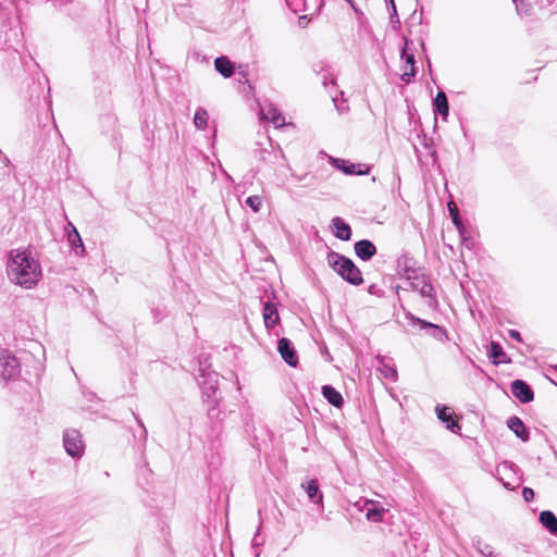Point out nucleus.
<instances>
[{
	"instance_id": "6e6552de",
	"label": "nucleus",
	"mask_w": 557,
	"mask_h": 557,
	"mask_svg": "<svg viewBox=\"0 0 557 557\" xmlns=\"http://www.w3.org/2000/svg\"><path fill=\"white\" fill-rule=\"evenodd\" d=\"M511 393L516 398H518L521 403H530L533 400V392L529 387V385L521 381L515 380L511 383Z\"/></svg>"
},
{
	"instance_id": "9d476101",
	"label": "nucleus",
	"mask_w": 557,
	"mask_h": 557,
	"mask_svg": "<svg viewBox=\"0 0 557 557\" xmlns=\"http://www.w3.org/2000/svg\"><path fill=\"white\" fill-rule=\"evenodd\" d=\"M261 115L264 120L271 122L275 127H282L286 124L285 117L272 104L262 107Z\"/></svg>"
},
{
	"instance_id": "423d86ee",
	"label": "nucleus",
	"mask_w": 557,
	"mask_h": 557,
	"mask_svg": "<svg viewBox=\"0 0 557 557\" xmlns=\"http://www.w3.org/2000/svg\"><path fill=\"white\" fill-rule=\"evenodd\" d=\"M331 163L346 175H366L370 172L369 165L349 163L344 159L331 158Z\"/></svg>"
},
{
	"instance_id": "dca6fc26",
	"label": "nucleus",
	"mask_w": 557,
	"mask_h": 557,
	"mask_svg": "<svg viewBox=\"0 0 557 557\" xmlns=\"http://www.w3.org/2000/svg\"><path fill=\"white\" fill-rule=\"evenodd\" d=\"M322 395L334 407L341 408L344 404L343 396L331 385L322 386Z\"/></svg>"
},
{
	"instance_id": "20e7f679",
	"label": "nucleus",
	"mask_w": 557,
	"mask_h": 557,
	"mask_svg": "<svg viewBox=\"0 0 557 557\" xmlns=\"http://www.w3.org/2000/svg\"><path fill=\"white\" fill-rule=\"evenodd\" d=\"M65 451L73 458H81L84 454V442L77 430H66L63 435Z\"/></svg>"
},
{
	"instance_id": "412c9836",
	"label": "nucleus",
	"mask_w": 557,
	"mask_h": 557,
	"mask_svg": "<svg viewBox=\"0 0 557 557\" xmlns=\"http://www.w3.org/2000/svg\"><path fill=\"white\" fill-rule=\"evenodd\" d=\"M434 107L436 111L446 117L448 115L449 106L448 100L444 91H440L434 99Z\"/></svg>"
},
{
	"instance_id": "2eb2a0df",
	"label": "nucleus",
	"mask_w": 557,
	"mask_h": 557,
	"mask_svg": "<svg viewBox=\"0 0 557 557\" xmlns=\"http://www.w3.org/2000/svg\"><path fill=\"white\" fill-rule=\"evenodd\" d=\"M332 227L335 230L334 234L342 240H349L351 236V230L341 218L336 216L332 219Z\"/></svg>"
},
{
	"instance_id": "39448f33",
	"label": "nucleus",
	"mask_w": 557,
	"mask_h": 557,
	"mask_svg": "<svg viewBox=\"0 0 557 557\" xmlns=\"http://www.w3.org/2000/svg\"><path fill=\"white\" fill-rule=\"evenodd\" d=\"M0 374L4 380H11L20 374L18 360L8 351L0 352Z\"/></svg>"
},
{
	"instance_id": "f704fd0d",
	"label": "nucleus",
	"mask_w": 557,
	"mask_h": 557,
	"mask_svg": "<svg viewBox=\"0 0 557 557\" xmlns=\"http://www.w3.org/2000/svg\"><path fill=\"white\" fill-rule=\"evenodd\" d=\"M375 503L373 500H367L366 505H374Z\"/></svg>"
},
{
	"instance_id": "ddd939ff",
	"label": "nucleus",
	"mask_w": 557,
	"mask_h": 557,
	"mask_svg": "<svg viewBox=\"0 0 557 557\" xmlns=\"http://www.w3.org/2000/svg\"><path fill=\"white\" fill-rule=\"evenodd\" d=\"M409 40H405V47L401 51V58L406 61L407 66H410V72L407 70L401 74V81L405 83H409L410 78L414 76V57L412 53H408Z\"/></svg>"
},
{
	"instance_id": "7ed1b4c3",
	"label": "nucleus",
	"mask_w": 557,
	"mask_h": 557,
	"mask_svg": "<svg viewBox=\"0 0 557 557\" xmlns=\"http://www.w3.org/2000/svg\"><path fill=\"white\" fill-rule=\"evenodd\" d=\"M407 281L413 290L419 292L423 298L429 299V305L434 302V288L431 285L429 278L423 273L412 272L411 274L407 275Z\"/></svg>"
},
{
	"instance_id": "c85d7f7f",
	"label": "nucleus",
	"mask_w": 557,
	"mask_h": 557,
	"mask_svg": "<svg viewBox=\"0 0 557 557\" xmlns=\"http://www.w3.org/2000/svg\"><path fill=\"white\" fill-rule=\"evenodd\" d=\"M522 496L525 502H531L534 498V491L531 487H524L522 490Z\"/></svg>"
},
{
	"instance_id": "a211bd4d",
	"label": "nucleus",
	"mask_w": 557,
	"mask_h": 557,
	"mask_svg": "<svg viewBox=\"0 0 557 557\" xmlns=\"http://www.w3.org/2000/svg\"><path fill=\"white\" fill-rule=\"evenodd\" d=\"M540 522L552 533L557 534V518L549 511L544 510L540 513Z\"/></svg>"
},
{
	"instance_id": "a878e982",
	"label": "nucleus",
	"mask_w": 557,
	"mask_h": 557,
	"mask_svg": "<svg viewBox=\"0 0 557 557\" xmlns=\"http://www.w3.org/2000/svg\"><path fill=\"white\" fill-rule=\"evenodd\" d=\"M245 202L255 213L259 212L262 207V198L258 195L249 196Z\"/></svg>"
},
{
	"instance_id": "4468645a",
	"label": "nucleus",
	"mask_w": 557,
	"mask_h": 557,
	"mask_svg": "<svg viewBox=\"0 0 557 557\" xmlns=\"http://www.w3.org/2000/svg\"><path fill=\"white\" fill-rule=\"evenodd\" d=\"M263 320L268 329H272L280 320L276 306L272 302H265L263 306Z\"/></svg>"
},
{
	"instance_id": "1a4fd4ad",
	"label": "nucleus",
	"mask_w": 557,
	"mask_h": 557,
	"mask_svg": "<svg viewBox=\"0 0 557 557\" xmlns=\"http://www.w3.org/2000/svg\"><path fill=\"white\" fill-rule=\"evenodd\" d=\"M435 412L438 420L445 423L448 430L451 432H457L460 430V426L453 418L454 412L449 407L437 405L435 407Z\"/></svg>"
},
{
	"instance_id": "aec40b11",
	"label": "nucleus",
	"mask_w": 557,
	"mask_h": 557,
	"mask_svg": "<svg viewBox=\"0 0 557 557\" xmlns=\"http://www.w3.org/2000/svg\"><path fill=\"white\" fill-rule=\"evenodd\" d=\"M302 487L306 490L308 497L313 503L322 502V494L319 493V486L315 480H310L306 484H302Z\"/></svg>"
},
{
	"instance_id": "9b49d317",
	"label": "nucleus",
	"mask_w": 557,
	"mask_h": 557,
	"mask_svg": "<svg viewBox=\"0 0 557 557\" xmlns=\"http://www.w3.org/2000/svg\"><path fill=\"white\" fill-rule=\"evenodd\" d=\"M355 251L360 259L367 261L375 255L376 248L370 240L362 239L355 244Z\"/></svg>"
},
{
	"instance_id": "bb28decb",
	"label": "nucleus",
	"mask_w": 557,
	"mask_h": 557,
	"mask_svg": "<svg viewBox=\"0 0 557 557\" xmlns=\"http://www.w3.org/2000/svg\"><path fill=\"white\" fill-rule=\"evenodd\" d=\"M512 1L516 4V10H517L518 14L528 15L530 13L531 5H530V3L525 2V0H512Z\"/></svg>"
},
{
	"instance_id": "2f4dec72",
	"label": "nucleus",
	"mask_w": 557,
	"mask_h": 557,
	"mask_svg": "<svg viewBox=\"0 0 557 557\" xmlns=\"http://www.w3.org/2000/svg\"><path fill=\"white\" fill-rule=\"evenodd\" d=\"M481 553L485 556H491L493 550L491 546L485 545L484 548L481 549Z\"/></svg>"
},
{
	"instance_id": "473e14b6",
	"label": "nucleus",
	"mask_w": 557,
	"mask_h": 557,
	"mask_svg": "<svg viewBox=\"0 0 557 557\" xmlns=\"http://www.w3.org/2000/svg\"><path fill=\"white\" fill-rule=\"evenodd\" d=\"M385 375L388 377H395L396 371L394 369H389Z\"/></svg>"
},
{
	"instance_id": "5701e85b",
	"label": "nucleus",
	"mask_w": 557,
	"mask_h": 557,
	"mask_svg": "<svg viewBox=\"0 0 557 557\" xmlns=\"http://www.w3.org/2000/svg\"><path fill=\"white\" fill-rule=\"evenodd\" d=\"M505 352L498 343L492 342L491 344V358L493 363L498 364L500 362H508L504 359Z\"/></svg>"
},
{
	"instance_id": "cd10ccee",
	"label": "nucleus",
	"mask_w": 557,
	"mask_h": 557,
	"mask_svg": "<svg viewBox=\"0 0 557 557\" xmlns=\"http://www.w3.org/2000/svg\"><path fill=\"white\" fill-rule=\"evenodd\" d=\"M69 242L71 243L72 246H78L82 248V250H84L83 240H82L78 232L75 228H73V232L71 234H69Z\"/></svg>"
},
{
	"instance_id": "b1692460",
	"label": "nucleus",
	"mask_w": 557,
	"mask_h": 557,
	"mask_svg": "<svg viewBox=\"0 0 557 557\" xmlns=\"http://www.w3.org/2000/svg\"><path fill=\"white\" fill-rule=\"evenodd\" d=\"M448 209L453 219L454 224L457 226L460 236L465 239V227L460 221L458 209L454 202L448 203Z\"/></svg>"
},
{
	"instance_id": "72a5a7b5",
	"label": "nucleus",
	"mask_w": 557,
	"mask_h": 557,
	"mask_svg": "<svg viewBox=\"0 0 557 557\" xmlns=\"http://www.w3.org/2000/svg\"><path fill=\"white\" fill-rule=\"evenodd\" d=\"M345 1H346L347 3H349V5H350V7H351L356 12H358V9L356 8L354 0H345Z\"/></svg>"
},
{
	"instance_id": "c756f323",
	"label": "nucleus",
	"mask_w": 557,
	"mask_h": 557,
	"mask_svg": "<svg viewBox=\"0 0 557 557\" xmlns=\"http://www.w3.org/2000/svg\"><path fill=\"white\" fill-rule=\"evenodd\" d=\"M509 335L511 338L518 341V342H521V336H520V333L516 330H510L509 331Z\"/></svg>"
},
{
	"instance_id": "4be33fe9",
	"label": "nucleus",
	"mask_w": 557,
	"mask_h": 557,
	"mask_svg": "<svg viewBox=\"0 0 557 557\" xmlns=\"http://www.w3.org/2000/svg\"><path fill=\"white\" fill-rule=\"evenodd\" d=\"M208 112L203 108H198L195 116H194V124L198 129H205L208 125Z\"/></svg>"
},
{
	"instance_id": "f03ea898",
	"label": "nucleus",
	"mask_w": 557,
	"mask_h": 557,
	"mask_svg": "<svg viewBox=\"0 0 557 557\" xmlns=\"http://www.w3.org/2000/svg\"><path fill=\"white\" fill-rule=\"evenodd\" d=\"M326 259L329 265L348 283L358 286L363 282L360 270L350 259L335 251L329 252Z\"/></svg>"
},
{
	"instance_id": "f8f14e48",
	"label": "nucleus",
	"mask_w": 557,
	"mask_h": 557,
	"mask_svg": "<svg viewBox=\"0 0 557 557\" xmlns=\"http://www.w3.org/2000/svg\"><path fill=\"white\" fill-rule=\"evenodd\" d=\"M219 374L215 372L208 373L207 377L200 383L202 393L206 397L212 398L218 391Z\"/></svg>"
},
{
	"instance_id": "393cba45",
	"label": "nucleus",
	"mask_w": 557,
	"mask_h": 557,
	"mask_svg": "<svg viewBox=\"0 0 557 557\" xmlns=\"http://www.w3.org/2000/svg\"><path fill=\"white\" fill-rule=\"evenodd\" d=\"M384 511H385L384 508L371 507V508L367 509L366 517L368 520L377 522V521L382 520Z\"/></svg>"
},
{
	"instance_id": "f257e3e1",
	"label": "nucleus",
	"mask_w": 557,
	"mask_h": 557,
	"mask_svg": "<svg viewBox=\"0 0 557 557\" xmlns=\"http://www.w3.org/2000/svg\"><path fill=\"white\" fill-rule=\"evenodd\" d=\"M5 271L11 283L25 289L36 287L42 277L40 262L30 250L23 248L9 252Z\"/></svg>"
},
{
	"instance_id": "7c9ffc66",
	"label": "nucleus",
	"mask_w": 557,
	"mask_h": 557,
	"mask_svg": "<svg viewBox=\"0 0 557 557\" xmlns=\"http://www.w3.org/2000/svg\"><path fill=\"white\" fill-rule=\"evenodd\" d=\"M416 321L421 325V327H436V325L432 324V323H429V322H425L423 320H420V319H416Z\"/></svg>"
},
{
	"instance_id": "0eeeda50",
	"label": "nucleus",
	"mask_w": 557,
	"mask_h": 557,
	"mask_svg": "<svg viewBox=\"0 0 557 557\" xmlns=\"http://www.w3.org/2000/svg\"><path fill=\"white\" fill-rule=\"evenodd\" d=\"M277 350L281 354L282 358L292 367H296L298 359L296 356V351L287 338H281L278 341Z\"/></svg>"
},
{
	"instance_id": "f3484780",
	"label": "nucleus",
	"mask_w": 557,
	"mask_h": 557,
	"mask_svg": "<svg viewBox=\"0 0 557 557\" xmlns=\"http://www.w3.org/2000/svg\"><path fill=\"white\" fill-rule=\"evenodd\" d=\"M508 428L523 442L529 440V433L524 426V423L518 417L509 418Z\"/></svg>"
},
{
	"instance_id": "6ab92c4d",
	"label": "nucleus",
	"mask_w": 557,
	"mask_h": 557,
	"mask_svg": "<svg viewBox=\"0 0 557 557\" xmlns=\"http://www.w3.org/2000/svg\"><path fill=\"white\" fill-rule=\"evenodd\" d=\"M215 70L224 77H230L233 74V64L226 57H219L214 61Z\"/></svg>"
}]
</instances>
